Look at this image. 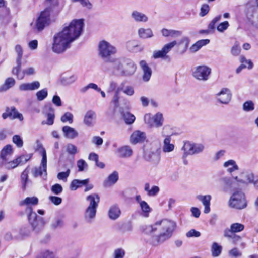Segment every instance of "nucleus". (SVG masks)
I'll return each mask as SVG.
<instances>
[{
  "instance_id": "f257e3e1",
  "label": "nucleus",
  "mask_w": 258,
  "mask_h": 258,
  "mask_svg": "<svg viewBox=\"0 0 258 258\" xmlns=\"http://www.w3.org/2000/svg\"><path fill=\"white\" fill-rule=\"evenodd\" d=\"M176 223L174 221L163 219L157 221L153 225L143 226L142 232L151 237L146 242L153 246H157L169 239L176 228Z\"/></svg>"
},
{
  "instance_id": "f03ea898",
  "label": "nucleus",
  "mask_w": 258,
  "mask_h": 258,
  "mask_svg": "<svg viewBox=\"0 0 258 258\" xmlns=\"http://www.w3.org/2000/svg\"><path fill=\"white\" fill-rule=\"evenodd\" d=\"M112 74L115 76L129 77L133 75L136 70V66L131 59L125 57L115 58L111 62Z\"/></svg>"
},
{
  "instance_id": "7ed1b4c3",
  "label": "nucleus",
  "mask_w": 258,
  "mask_h": 258,
  "mask_svg": "<svg viewBox=\"0 0 258 258\" xmlns=\"http://www.w3.org/2000/svg\"><path fill=\"white\" fill-rule=\"evenodd\" d=\"M84 25L83 19H74L65 26L61 32L73 42L81 35Z\"/></svg>"
},
{
  "instance_id": "20e7f679",
  "label": "nucleus",
  "mask_w": 258,
  "mask_h": 258,
  "mask_svg": "<svg viewBox=\"0 0 258 258\" xmlns=\"http://www.w3.org/2000/svg\"><path fill=\"white\" fill-rule=\"evenodd\" d=\"M72 43L61 32H59L53 36L52 50L55 53H62L71 47Z\"/></svg>"
},
{
  "instance_id": "39448f33",
  "label": "nucleus",
  "mask_w": 258,
  "mask_h": 258,
  "mask_svg": "<svg viewBox=\"0 0 258 258\" xmlns=\"http://www.w3.org/2000/svg\"><path fill=\"white\" fill-rule=\"evenodd\" d=\"M117 52L116 47L106 40H101L98 43V55L105 62L111 63L115 59L112 56Z\"/></svg>"
},
{
  "instance_id": "423d86ee",
  "label": "nucleus",
  "mask_w": 258,
  "mask_h": 258,
  "mask_svg": "<svg viewBox=\"0 0 258 258\" xmlns=\"http://www.w3.org/2000/svg\"><path fill=\"white\" fill-rule=\"evenodd\" d=\"M26 212L28 214V219L31 225V229L36 233H38L43 228L45 222L42 217L38 216L36 213L33 212L32 208L28 207L26 209Z\"/></svg>"
},
{
  "instance_id": "0eeeda50",
  "label": "nucleus",
  "mask_w": 258,
  "mask_h": 258,
  "mask_svg": "<svg viewBox=\"0 0 258 258\" xmlns=\"http://www.w3.org/2000/svg\"><path fill=\"white\" fill-rule=\"evenodd\" d=\"M228 206L238 210L245 208L247 203L244 192L241 190L234 191L229 200Z\"/></svg>"
},
{
  "instance_id": "6e6552de",
  "label": "nucleus",
  "mask_w": 258,
  "mask_h": 258,
  "mask_svg": "<svg viewBox=\"0 0 258 258\" xmlns=\"http://www.w3.org/2000/svg\"><path fill=\"white\" fill-rule=\"evenodd\" d=\"M255 176V175L253 171L249 169H244L238 176H235L233 178L238 185L247 186L253 182Z\"/></svg>"
},
{
  "instance_id": "1a4fd4ad",
  "label": "nucleus",
  "mask_w": 258,
  "mask_h": 258,
  "mask_svg": "<svg viewBox=\"0 0 258 258\" xmlns=\"http://www.w3.org/2000/svg\"><path fill=\"white\" fill-rule=\"evenodd\" d=\"M51 7H48L46 8L43 11L41 12L39 16L37 19L35 24V29L38 32H40L50 23V14L51 11Z\"/></svg>"
},
{
  "instance_id": "9d476101",
  "label": "nucleus",
  "mask_w": 258,
  "mask_h": 258,
  "mask_svg": "<svg viewBox=\"0 0 258 258\" xmlns=\"http://www.w3.org/2000/svg\"><path fill=\"white\" fill-rule=\"evenodd\" d=\"M211 74V69L206 65L195 67L192 71L193 77L199 81H207Z\"/></svg>"
},
{
  "instance_id": "9b49d317",
  "label": "nucleus",
  "mask_w": 258,
  "mask_h": 258,
  "mask_svg": "<svg viewBox=\"0 0 258 258\" xmlns=\"http://www.w3.org/2000/svg\"><path fill=\"white\" fill-rule=\"evenodd\" d=\"M144 121L149 128H158L163 126L164 118L160 112H158L153 116H151L150 114H146L144 116Z\"/></svg>"
},
{
  "instance_id": "f8f14e48",
  "label": "nucleus",
  "mask_w": 258,
  "mask_h": 258,
  "mask_svg": "<svg viewBox=\"0 0 258 258\" xmlns=\"http://www.w3.org/2000/svg\"><path fill=\"white\" fill-rule=\"evenodd\" d=\"M34 177L36 178L42 176L44 180L47 178V156L46 151H43V158H42L40 165L39 167H34L31 171Z\"/></svg>"
},
{
  "instance_id": "ddd939ff",
  "label": "nucleus",
  "mask_w": 258,
  "mask_h": 258,
  "mask_svg": "<svg viewBox=\"0 0 258 258\" xmlns=\"http://www.w3.org/2000/svg\"><path fill=\"white\" fill-rule=\"evenodd\" d=\"M177 44V43L176 41H173L169 43L165 44L161 50H156L153 52V57L154 59L167 58V53H169L171 50V49Z\"/></svg>"
},
{
  "instance_id": "4468645a",
  "label": "nucleus",
  "mask_w": 258,
  "mask_h": 258,
  "mask_svg": "<svg viewBox=\"0 0 258 258\" xmlns=\"http://www.w3.org/2000/svg\"><path fill=\"white\" fill-rule=\"evenodd\" d=\"M177 44V43L176 41H173L169 43L165 44L161 50H156L153 52V57L154 59L167 58V53H169L171 50V49Z\"/></svg>"
},
{
  "instance_id": "2eb2a0df",
  "label": "nucleus",
  "mask_w": 258,
  "mask_h": 258,
  "mask_svg": "<svg viewBox=\"0 0 258 258\" xmlns=\"http://www.w3.org/2000/svg\"><path fill=\"white\" fill-rule=\"evenodd\" d=\"M257 5L248 4L246 7V13L247 18L251 20L252 23L258 27V0H256Z\"/></svg>"
},
{
  "instance_id": "dca6fc26",
  "label": "nucleus",
  "mask_w": 258,
  "mask_h": 258,
  "mask_svg": "<svg viewBox=\"0 0 258 258\" xmlns=\"http://www.w3.org/2000/svg\"><path fill=\"white\" fill-rule=\"evenodd\" d=\"M161 151L159 149H153L145 152L144 158L153 164H157L160 160Z\"/></svg>"
},
{
  "instance_id": "f3484780",
  "label": "nucleus",
  "mask_w": 258,
  "mask_h": 258,
  "mask_svg": "<svg viewBox=\"0 0 258 258\" xmlns=\"http://www.w3.org/2000/svg\"><path fill=\"white\" fill-rule=\"evenodd\" d=\"M168 127L166 126H164L161 132V136L165 137L163 141V151L165 153L172 152L174 149V145L170 143L171 137V135H166V130Z\"/></svg>"
},
{
  "instance_id": "a211bd4d",
  "label": "nucleus",
  "mask_w": 258,
  "mask_h": 258,
  "mask_svg": "<svg viewBox=\"0 0 258 258\" xmlns=\"http://www.w3.org/2000/svg\"><path fill=\"white\" fill-rule=\"evenodd\" d=\"M233 177L234 176L232 175V177L224 176L219 179V183L222 187L223 191H229L234 187V184L236 182Z\"/></svg>"
},
{
  "instance_id": "6ab92c4d",
  "label": "nucleus",
  "mask_w": 258,
  "mask_h": 258,
  "mask_svg": "<svg viewBox=\"0 0 258 258\" xmlns=\"http://www.w3.org/2000/svg\"><path fill=\"white\" fill-rule=\"evenodd\" d=\"M31 228L27 225L21 227L18 233L14 234V238L16 240H22L30 236L31 234Z\"/></svg>"
},
{
  "instance_id": "aec40b11",
  "label": "nucleus",
  "mask_w": 258,
  "mask_h": 258,
  "mask_svg": "<svg viewBox=\"0 0 258 258\" xmlns=\"http://www.w3.org/2000/svg\"><path fill=\"white\" fill-rule=\"evenodd\" d=\"M217 100L222 104H227L231 99V94L228 88H223L217 94Z\"/></svg>"
},
{
  "instance_id": "412c9836",
  "label": "nucleus",
  "mask_w": 258,
  "mask_h": 258,
  "mask_svg": "<svg viewBox=\"0 0 258 258\" xmlns=\"http://www.w3.org/2000/svg\"><path fill=\"white\" fill-rule=\"evenodd\" d=\"M146 139V133L140 130H136L131 135L130 141L132 144H136L143 142Z\"/></svg>"
},
{
  "instance_id": "4be33fe9",
  "label": "nucleus",
  "mask_w": 258,
  "mask_h": 258,
  "mask_svg": "<svg viewBox=\"0 0 258 258\" xmlns=\"http://www.w3.org/2000/svg\"><path fill=\"white\" fill-rule=\"evenodd\" d=\"M197 199L201 201L204 206V212L208 214L210 212V201L211 200V196L210 195L203 196L199 195L197 196Z\"/></svg>"
},
{
  "instance_id": "5701e85b",
  "label": "nucleus",
  "mask_w": 258,
  "mask_h": 258,
  "mask_svg": "<svg viewBox=\"0 0 258 258\" xmlns=\"http://www.w3.org/2000/svg\"><path fill=\"white\" fill-rule=\"evenodd\" d=\"M97 209L87 207L84 213V219L88 223H92L95 218Z\"/></svg>"
},
{
  "instance_id": "b1692460",
  "label": "nucleus",
  "mask_w": 258,
  "mask_h": 258,
  "mask_svg": "<svg viewBox=\"0 0 258 258\" xmlns=\"http://www.w3.org/2000/svg\"><path fill=\"white\" fill-rule=\"evenodd\" d=\"M118 173L114 171L104 181L103 186L105 187H110L115 184L118 180Z\"/></svg>"
},
{
  "instance_id": "393cba45",
  "label": "nucleus",
  "mask_w": 258,
  "mask_h": 258,
  "mask_svg": "<svg viewBox=\"0 0 258 258\" xmlns=\"http://www.w3.org/2000/svg\"><path fill=\"white\" fill-rule=\"evenodd\" d=\"M140 66L143 71V75L142 77L143 81L145 82L148 81L152 75V70L151 68L148 66L145 60H141L140 62Z\"/></svg>"
},
{
  "instance_id": "a878e982",
  "label": "nucleus",
  "mask_w": 258,
  "mask_h": 258,
  "mask_svg": "<svg viewBox=\"0 0 258 258\" xmlns=\"http://www.w3.org/2000/svg\"><path fill=\"white\" fill-rule=\"evenodd\" d=\"M40 86V83L36 81L32 83H26L21 84L19 86V89L21 91H33L38 89Z\"/></svg>"
},
{
  "instance_id": "bb28decb",
  "label": "nucleus",
  "mask_w": 258,
  "mask_h": 258,
  "mask_svg": "<svg viewBox=\"0 0 258 258\" xmlns=\"http://www.w3.org/2000/svg\"><path fill=\"white\" fill-rule=\"evenodd\" d=\"M117 153L119 157L125 158L130 157L132 155L133 151L129 146L125 145L118 148Z\"/></svg>"
},
{
  "instance_id": "cd10ccee",
  "label": "nucleus",
  "mask_w": 258,
  "mask_h": 258,
  "mask_svg": "<svg viewBox=\"0 0 258 258\" xmlns=\"http://www.w3.org/2000/svg\"><path fill=\"white\" fill-rule=\"evenodd\" d=\"M126 47L130 52L133 53L142 52L144 48L143 46L137 44L134 40L128 41L126 43Z\"/></svg>"
},
{
  "instance_id": "c85d7f7f",
  "label": "nucleus",
  "mask_w": 258,
  "mask_h": 258,
  "mask_svg": "<svg viewBox=\"0 0 258 258\" xmlns=\"http://www.w3.org/2000/svg\"><path fill=\"white\" fill-rule=\"evenodd\" d=\"M223 167L227 169V171L231 175L235 171L239 170V167L237 164L236 161L234 160L230 159L223 164Z\"/></svg>"
},
{
  "instance_id": "c756f323",
  "label": "nucleus",
  "mask_w": 258,
  "mask_h": 258,
  "mask_svg": "<svg viewBox=\"0 0 258 258\" xmlns=\"http://www.w3.org/2000/svg\"><path fill=\"white\" fill-rule=\"evenodd\" d=\"M13 153L12 147L11 145H7L4 147L0 153V161L9 159Z\"/></svg>"
},
{
  "instance_id": "7c9ffc66",
  "label": "nucleus",
  "mask_w": 258,
  "mask_h": 258,
  "mask_svg": "<svg viewBox=\"0 0 258 258\" xmlns=\"http://www.w3.org/2000/svg\"><path fill=\"white\" fill-rule=\"evenodd\" d=\"M121 214V210L119 206L116 205L111 206L108 211V216L111 220H115L118 218Z\"/></svg>"
},
{
  "instance_id": "2f4dec72",
  "label": "nucleus",
  "mask_w": 258,
  "mask_h": 258,
  "mask_svg": "<svg viewBox=\"0 0 258 258\" xmlns=\"http://www.w3.org/2000/svg\"><path fill=\"white\" fill-rule=\"evenodd\" d=\"M62 131L64 136L68 139H73L79 135L78 132L76 130L68 126H63Z\"/></svg>"
},
{
  "instance_id": "473e14b6",
  "label": "nucleus",
  "mask_w": 258,
  "mask_h": 258,
  "mask_svg": "<svg viewBox=\"0 0 258 258\" xmlns=\"http://www.w3.org/2000/svg\"><path fill=\"white\" fill-rule=\"evenodd\" d=\"M96 119V113L94 111L89 110L87 111L84 118V123L87 126L93 125L94 122Z\"/></svg>"
},
{
  "instance_id": "72a5a7b5",
  "label": "nucleus",
  "mask_w": 258,
  "mask_h": 258,
  "mask_svg": "<svg viewBox=\"0 0 258 258\" xmlns=\"http://www.w3.org/2000/svg\"><path fill=\"white\" fill-rule=\"evenodd\" d=\"M86 201L89 202L88 207L97 209L100 201V198L98 194H93L86 197Z\"/></svg>"
},
{
  "instance_id": "f704fd0d",
  "label": "nucleus",
  "mask_w": 258,
  "mask_h": 258,
  "mask_svg": "<svg viewBox=\"0 0 258 258\" xmlns=\"http://www.w3.org/2000/svg\"><path fill=\"white\" fill-rule=\"evenodd\" d=\"M132 18L137 22H146L148 21V17L144 14L138 11H133L131 13Z\"/></svg>"
},
{
  "instance_id": "c9c22d12",
  "label": "nucleus",
  "mask_w": 258,
  "mask_h": 258,
  "mask_svg": "<svg viewBox=\"0 0 258 258\" xmlns=\"http://www.w3.org/2000/svg\"><path fill=\"white\" fill-rule=\"evenodd\" d=\"M38 203V199L37 197H27L24 200L21 201L19 202L20 206H26V209L28 207H31V206L37 205Z\"/></svg>"
},
{
  "instance_id": "e433bc0d",
  "label": "nucleus",
  "mask_w": 258,
  "mask_h": 258,
  "mask_svg": "<svg viewBox=\"0 0 258 258\" xmlns=\"http://www.w3.org/2000/svg\"><path fill=\"white\" fill-rule=\"evenodd\" d=\"M89 181V179L84 180L74 179L71 182L70 188L72 190H76L77 188L82 187L83 185H86Z\"/></svg>"
},
{
  "instance_id": "4c0bfd02",
  "label": "nucleus",
  "mask_w": 258,
  "mask_h": 258,
  "mask_svg": "<svg viewBox=\"0 0 258 258\" xmlns=\"http://www.w3.org/2000/svg\"><path fill=\"white\" fill-rule=\"evenodd\" d=\"M161 33L164 37H171L172 38H176L182 35V32L181 31L167 29L166 28L162 29Z\"/></svg>"
},
{
  "instance_id": "58836bf2",
  "label": "nucleus",
  "mask_w": 258,
  "mask_h": 258,
  "mask_svg": "<svg viewBox=\"0 0 258 258\" xmlns=\"http://www.w3.org/2000/svg\"><path fill=\"white\" fill-rule=\"evenodd\" d=\"M119 111L123 119L127 124H132L135 120V117L128 112H124L122 108H119Z\"/></svg>"
},
{
  "instance_id": "ea45409f",
  "label": "nucleus",
  "mask_w": 258,
  "mask_h": 258,
  "mask_svg": "<svg viewBox=\"0 0 258 258\" xmlns=\"http://www.w3.org/2000/svg\"><path fill=\"white\" fill-rule=\"evenodd\" d=\"M74 166V161L73 160H70V165L68 167L67 170L66 172H61L57 174V178L59 180H61L64 181H67V178L69 177L70 172H71V169L73 168Z\"/></svg>"
},
{
  "instance_id": "a19ab883",
  "label": "nucleus",
  "mask_w": 258,
  "mask_h": 258,
  "mask_svg": "<svg viewBox=\"0 0 258 258\" xmlns=\"http://www.w3.org/2000/svg\"><path fill=\"white\" fill-rule=\"evenodd\" d=\"M18 166L16 159L12 161H9V159H6L4 161H0V167H4L7 170H11Z\"/></svg>"
},
{
  "instance_id": "79ce46f5",
  "label": "nucleus",
  "mask_w": 258,
  "mask_h": 258,
  "mask_svg": "<svg viewBox=\"0 0 258 258\" xmlns=\"http://www.w3.org/2000/svg\"><path fill=\"white\" fill-rule=\"evenodd\" d=\"M16 83L15 79L12 77H9L6 79L4 83L0 87V92L6 91L13 87Z\"/></svg>"
},
{
  "instance_id": "37998d69",
  "label": "nucleus",
  "mask_w": 258,
  "mask_h": 258,
  "mask_svg": "<svg viewBox=\"0 0 258 258\" xmlns=\"http://www.w3.org/2000/svg\"><path fill=\"white\" fill-rule=\"evenodd\" d=\"M183 151L182 158H186L188 155H193L192 143L189 141L184 142V145L182 148Z\"/></svg>"
},
{
  "instance_id": "c03bdc74",
  "label": "nucleus",
  "mask_w": 258,
  "mask_h": 258,
  "mask_svg": "<svg viewBox=\"0 0 258 258\" xmlns=\"http://www.w3.org/2000/svg\"><path fill=\"white\" fill-rule=\"evenodd\" d=\"M138 34L139 37L142 39H147L153 36V32L150 28H140L138 29Z\"/></svg>"
},
{
  "instance_id": "a18cd8bd",
  "label": "nucleus",
  "mask_w": 258,
  "mask_h": 258,
  "mask_svg": "<svg viewBox=\"0 0 258 258\" xmlns=\"http://www.w3.org/2000/svg\"><path fill=\"white\" fill-rule=\"evenodd\" d=\"M76 79L77 77L75 75H64L61 77L60 81L63 85H68L75 82Z\"/></svg>"
},
{
  "instance_id": "49530a36",
  "label": "nucleus",
  "mask_w": 258,
  "mask_h": 258,
  "mask_svg": "<svg viewBox=\"0 0 258 258\" xmlns=\"http://www.w3.org/2000/svg\"><path fill=\"white\" fill-rule=\"evenodd\" d=\"M141 211L142 212V215L145 217H148L149 213L151 211V208L150 207L147 203L145 201L141 202L140 205Z\"/></svg>"
},
{
  "instance_id": "de8ad7c7",
  "label": "nucleus",
  "mask_w": 258,
  "mask_h": 258,
  "mask_svg": "<svg viewBox=\"0 0 258 258\" xmlns=\"http://www.w3.org/2000/svg\"><path fill=\"white\" fill-rule=\"evenodd\" d=\"M29 168L28 166L22 173L21 175V180L22 184V188L25 189L28 180Z\"/></svg>"
},
{
  "instance_id": "09e8293b",
  "label": "nucleus",
  "mask_w": 258,
  "mask_h": 258,
  "mask_svg": "<svg viewBox=\"0 0 258 258\" xmlns=\"http://www.w3.org/2000/svg\"><path fill=\"white\" fill-rule=\"evenodd\" d=\"M37 258H58L56 254L52 251L44 250L41 251Z\"/></svg>"
},
{
  "instance_id": "8fccbe9b",
  "label": "nucleus",
  "mask_w": 258,
  "mask_h": 258,
  "mask_svg": "<svg viewBox=\"0 0 258 258\" xmlns=\"http://www.w3.org/2000/svg\"><path fill=\"white\" fill-rule=\"evenodd\" d=\"M222 251V247L216 242H214L211 248L212 255L217 257L220 255Z\"/></svg>"
},
{
  "instance_id": "3c124183",
  "label": "nucleus",
  "mask_w": 258,
  "mask_h": 258,
  "mask_svg": "<svg viewBox=\"0 0 258 258\" xmlns=\"http://www.w3.org/2000/svg\"><path fill=\"white\" fill-rule=\"evenodd\" d=\"M17 62V66L14 67L12 71V73L13 75H16L17 76V78L19 79H22L23 78V74H21L20 73L21 67V60H19V62L18 61V60H16Z\"/></svg>"
},
{
  "instance_id": "603ef678",
  "label": "nucleus",
  "mask_w": 258,
  "mask_h": 258,
  "mask_svg": "<svg viewBox=\"0 0 258 258\" xmlns=\"http://www.w3.org/2000/svg\"><path fill=\"white\" fill-rule=\"evenodd\" d=\"M48 96V91L47 88H44L38 91L36 93L37 100L38 101H41L44 100Z\"/></svg>"
},
{
  "instance_id": "864d4df0",
  "label": "nucleus",
  "mask_w": 258,
  "mask_h": 258,
  "mask_svg": "<svg viewBox=\"0 0 258 258\" xmlns=\"http://www.w3.org/2000/svg\"><path fill=\"white\" fill-rule=\"evenodd\" d=\"M242 109L244 111L248 112L254 110V104L251 101H247L245 102L242 105Z\"/></svg>"
},
{
  "instance_id": "5fc2aeb1",
  "label": "nucleus",
  "mask_w": 258,
  "mask_h": 258,
  "mask_svg": "<svg viewBox=\"0 0 258 258\" xmlns=\"http://www.w3.org/2000/svg\"><path fill=\"white\" fill-rule=\"evenodd\" d=\"M193 155L198 154L202 153L204 149L205 146L201 143H192Z\"/></svg>"
},
{
  "instance_id": "6e6d98bb",
  "label": "nucleus",
  "mask_w": 258,
  "mask_h": 258,
  "mask_svg": "<svg viewBox=\"0 0 258 258\" xmlns=\"http://www.w3.org/2000/svg\"><path fill=\"white\" fill-rule=\"evenodd\" d=\"M121 90V88H118L117 90L115 91L113 96L112 97V99L111 100V103L114 104V108H116L119 107V93Z\"/></svg>"
},
{
  "instance_id": "4d7b16f0",
  "label": "nucleus",
  "mask_w": 258,
  "mask_h": 258,
  "mask_svg": "<svg viewBox=\"0 0 258 258\" xmlns=\"http://www.w3.org/2000/svg\"><path fill=\"white\" fill-rule=\"evenodd\" d=\"M9 117L11 119L18 118L20 120L23 119V116L21 114L18 113L15 107L11 108V111H9Z\"/></svg>"
},
{
  "instance_id": "13d9d810",
  "label": "nucleus",
  "mask_w": 258,
  "mask_h": 258,
  "mask_svg": "<svg viewBox=\"0 0 258 258\" xmlns=\"http://www.w3.org/2000/svg\"><path fill=\"white\" fill-rule=\"evenodd\" d=\"M63 226V220L62 218H56L51 223V227L53 229H57L62 227Z\"/></svg>"
},
{
  "instance_id": "bf43d9fd",
  "label": "nucleus",
  "mask_w": 258,
  "mask_h": 258,
  "mask_svg": "<svg viewBox=\"0 0 258 258\" xmlns=\"http://www.w3.org/2000/svg\"><path fill=\"white\" fill-rule=\"evenodd\" d=\"M66 151L69 154L74 156L78 152L77 147L71 143L68 144L66 145Z\"/></svg>"
},
{
  "instance_id": "052dcab7",
  "label": "nucleus",
  "mask_w": 258,
  "mask_h": 258,
  "mask_svg": "<svg viewBox=\"0 0 258 258\" xmlns=\"http://www.w3.org/2000/svg\"><path fill=\"white\" fill-rule=\"evenodd\" d=\"M230 228L232 231L235 233L243 230L244 229V225L241 223H235L231 225Z\"/></svg>"
},
{
  "instance_id": "680f3d73",
  "label": "nucleus",
  "mask_w": 258,
  "mask_h": 258,
  "mask_svg": "<svg viewBox=\"0 0 258 258\" xmlns=\"http://www.w3.org/2000/svg\"><path fill=\"white\" fill-rule=\"evenodd\" d=\"M31 158V156L28 155H22L18 157H17L16 159L18 165H23L27 162Z\"/></svg>"
},
{
  "instance_id": "e2e57ef3",
  "label": "nucleus",
  "mask_w": 258,
  "mask_h": 258,
  "mask_svg": "<svg viewBox=\"0 0 258 258\" xmlns=\"http://www.w3.org/2000/svg\"><path fill=\"white\" fill-rule=\"evenodd\" d=\"M189 43V39L187 37H183L179 42L178 45H184L183 49L181 53H184L187 50Z\"/></svg>"
},
{
  "instance_id": "0e129e2a",
  "label": "nucleus",
  "mask_w": 258,
  "mask_h": 258,
  "mask_svg": "<svg viewBox=\"0 0 258 258\" xmlns=\"http://www.w3.org/2000/svg\"><path fill=\"white\" fill-rule=\"evenodd\" d=\"M125 251L122 248H117L114 250L113 254V258H123L125 256Z\"/></svg>"
},
{
  "instance_id": "69168bd1",
  "label": "nucleus",
  "mask_w": 258,
  "mask_h": 258,
  "mask_svg": "<svg viewBox=\"0 0 258 258\" xmlns=\"http://www.w3.org/2000/svg\"><path fill=\"white\" fill-rule=\"evenodd\" d=\"M63 190L62 186L58 183L55 184L51 187V192L55 195L60 194Z\"/></svg>"
},
{
  "instance_id": "338daca9",
  "label": "nucleus",
  "mask_w": 258,
  "mask_h": 258,
  "mask_svg": "<svg viewBox=\"0 0 258 258\" xmlns=\"http://www.w3.org/2000/svg\"><path fill=\"white\" fill-rule=\"evenodd\" d=\"M73 115L70 112H66L61 116V121L62 122H69L70 123L73 122Z\"/></svg>"
},
{
  "instance_id": "774afa93",
  "label": "nucleus",
  "mask_w": 258,
  "mask_h": 258,
  "mask_svg": "<svg viewBox=\"0 0 258 258\" xmlns=\"http://www.w3.org/2000/svg\"><path fill=\"white\" fill-rule=\"evenodd\" d=\"M77 166L78 168V171L80 172L84 171L88 167V165L85 160L80 159L77 162Z\"/></svg>"
}]
</instances>
